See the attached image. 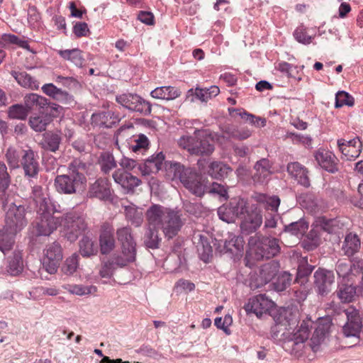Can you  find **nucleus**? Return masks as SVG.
<instances>
[{"label": "nucleus", "instance_id": "f257e3e1", "mask_svg": "<svg viewBox=\"0 0 363 363\" xmlns=\"http://www.w3.org/2000/svg\"><path fill=\"white\" fill-rule=\"evenodd\" d=\"M331 325L332 323L330 318H320L312 337L308 340L313 321L310 319L303 320L293 335L294 342L291 347V354L296 357H301L308 354L310 350L314 353L323 350L327 345V339Z\"/></svg>", "mask_w": 363, "mask_h": 363}, {"label": "nucleus", "instance_id": "f03ea898", "mask_svg": "<svg viewBox=\"0 0 363 363\" xmlns=\"http://www.w3.org/2000/svg\"><path fill=\"white\" fill-rule=\"evenodd\" d=\"M87 165L80 160H74L68 167L67 174L58 175L55 179L57 191L62 194H72L81 193L86 186Z\"/></svg>", "mask_w": 363, "mask_h": 363}, {"label": "nucleus", "instance_id": "7ed1b4c3", "mask_svg": "<svg viewBox=\"0 0 363 363\" xmlns=\"http://www.w3.org/2000/svg\"><path fill=\"white\" fill-rule=\"evenodd\" d=\"M279 240L275 238L255 234L248 240V250L245 255V264L252 267L256 261L270 259L280 252Z\"/></svg>", "mask_w": 363, "mask_h": 363}, {"label": "nucleus", "instance_id": "20e7f679", "mask_svg": "<svg viewBox=\"0 0 363 363\" xmlns=\"http://www.w3.org/2000/svg\"><path fill=\"white\" fill-rule=\"evenodd\" d=\"M178 144L191 155L198 156H208L215 150L213 138L204 130H196L192 135L181 137Z\"/></svg>", "mask_w": 363, "mask_h": 363}, {"label": "nucleus", "instance_id": "39448f33", "mask_svg": "<svg viewBox=\"0 0 363 363\" xmlns=\"http://www.w3.org/2000/svg\"><path fill=\"white\" fill-rule=\"evenodd\" d=\"M61 226L67 240L74 242L84 232L87 225L80 212L72 211L61 216Z\"/></svg>", "mask_w": 363, "mask_h": 363}, {"label": "nucleus", "instance_id": "423d86ee", "mask_svg": "<svg viewBox=\"0 0 363 363\" xmlns=\"http://www.w3.org/2000/svg\"><path fill=\"white\" fill-rule=\"evenodd\" d=\"M3 207L6 211V227L18 232L23 228L27 224L26 218V209L22 205L17 206L14 203H7V195L5 197L4 203L1 200Z\"/></svg>", "mask_w": 363, "mask_h": 363}, {"label": "nucleus", "instance_id": "0eeeda50", "mask_svg": "<svg viewBox=\"0 0 363 363\" xmlns=\"http://www.w3.org/2000/svg\"><path fill=\"white\" fill-rule=\"evenodd\" d=\"M62 257V250L58 242H54L48 245L44 250L43 269L50 274H55Z\"/></svg>", "mask_w": 363, "mask_h": 363}, {"label": "nucleus", "instance_id": "6e6552de", "mask_svg": "<svg viewBox=\"0 0 363 363\" xmlns=\"http://www.w3.org/2000/svg\"><path fill=\"white\" fill-rule=\"evenodd\" d=\"M116 101L123 107L143 115L151 113V105L137 94H123L116 97Z\"/></svg>", "mask_w": 363, "mask_h": 363}, {"label": "nucleus", "instance_id": "1a4fd4ad", "mask_svg": "<svg viewBox=\"0 0 363 363\" xmlns=\"http://www.w3.org/2000/svg\"><path fill=\"white\" fill-rule=\"evenodd\" d=\"M245 211V201L242 199H234L230 203L222 205L218 209L220 219L228 223H235Z\"/></svg>", "mask_w": 363, "mask_h": 363}, {"label": "nucleus", "instance_id": "9d476101", "mask_svg": "<svg viewBox=\"0 0 363 363\" xmlns=\"http://www.w3.org/2000/svg\"><path fill=\"white\" fill-rule=\"evenodd\" d=\"M347 322L342 327V333L346 337H359L363 325L359 311L354 307L350 306L345 310Z\"/></svg>", "mask_w": 363, "mask_h": 363}, {"label": "nucleus", "instance_id": "9b49d317", "mask_svg": "<svg viewBox=\"0 0 363 363\" xmlns=\"http://www.w3.org/2000/svg\"><path fill=\"white\" fill-rule=\"evenodd\" d=\"M39 217L35 224L38 235H50L58 226H61V217L51 214L50 209L38 212Z\"/></svg>", "mask_w": 363, "mask_h": 363}, {"label": "nucleus", "instance_id": "f8f14e48", "mask_svg": "<svg viewBox=\"0 0 363 363\" xmlns=\"http://www.w3.org/2000/svg\"><path fill=\"white\" fill-rule=\"evenodd\" d=\"M38 157L30 147L21 151L20 167H22L24 176L28 179L37 178L40 172Z\"/></svg>", "mask_w": 363, "mask_h": 363}, {"label": "nucleus", "instance_id": "ddd939ff", "mask_svg": "<svg viewBox=\"0 0 363 363\" xmlns=\"http://www.w3.org/2000/svg\"><path fill=\"white\" fill-rule=\"evenodd\" d=\"M184 223L180 211L170 208L160 229L166 237L172 238L177 235Z\"/></svg>", "mask_w": 363, "mask_h": 363}, {"label": "nucleus", "instance_id": "4468645a", "mask_svg": "<svg viewBox=\"0 0 363 363\" xmlns=\"http://www.w3.org/2000/svg\"><path fill=\"white\" fill-rule=\"evenodd\" d=\"M240 228L243 233L250 234L255 232L262 223V216L257 210H249L245 206L244 213L240 216Z\"/></svg>", "mask_w": 363, "mask_h": 363}, {"label": "nucleus", "instance_id": "2eb2a0df", "mask_svg": "<svg viewBox=\"0 0 363 363\" xmlns=\"http://www.w3.org/2000/svg\"><path fill=\"white\" fill-rule=\"evenodd\" d=\"M273 305L274 303L265 295L259 294L250 298L245 306V309L247 313H254L257 317H261L263 314L267 313L273 307Z\"/></svg>", "mask_w": 363, "mask_h": 363}, {"label": "nucleus", "instance_id": "dca6fc26", "mask_svg": "<svg viewBox=\"0 0 363 363\" xmlns=\"http://www.w3.org/2000/svg\"><path fill=\"white\" fill-rule=\"evenodd\" d=\"M186 175L183 177L182 184L193 194L202 196L207 191V182L192 170Z\"/></svg>", "mask_w": 363, "mask_h": 363}, {"label": "nucleus", "instance_id": "f3484780", "mask_svg": "<svg viewBox=\"0 0 363 363\" xmlns=\"http://www.w3.org/2000/svg\"><path fill=\"white\" fill-rule=\"evenodd\" d=\"M100 252L102 255L110 254L116 247L114 229L108 223L101 225L99 235Z\"/></svg>", "mask_w": 363, "mask_h": 363}, {"label": "nucleus", "instance_id": "a211bd4d", "mask_svg": "<svg viewBox=\"0 0 363 363\" xmlns=\"http://www.w3.org/2000/svg\"><path fill=\"white\" fill-rule=\"evenodd\" d=\"M116 184H118L127 193H133L135 189L141 184L140 179L122 169H116L112 174Z\"/></svg>", "mask_w": 363, "mask_h": 363}, {"label": "nucleus", "instance_id": "6ab92c4d", "mask_svg": "<svg viewBox=\"0 0 363 363\" xmlns=\"http://www.w3.org/2000/svg\"><path fill=\"white\" fill-rule=\"evenodd\" d=\"M314 283L318 294L324 295L331 290L335 276L331 271L319 269L314 273Z\"/></svg>", "mask_w": 363, "mask_h": 363}, {"label": "nucleus", "instance_id": "aec40b11", "mask_svg": "<svg viewBox=\"0 0 363 363\" xmlns=\"http://www.w3.org/2000/svg\"><path fill=\"white\" fill-rule=\"evenodd\" d=\"M169 209V208L159 204L152 205L145 213L148 225L154 228L160 229Z\"/></svg>", "mask_w": 363, "mask_h": 363}, {"label": "nucleus", "instance_id": "412c9836", "mask_svg": "<svg viewBox=\"0 0 363 363\" xmlns=\"http://www.w3.org/2000/svg\"><path fill=\"white\" fill-rule=\"evenodd\" d=\"M136 244L121 245V254L114 255L111 258V263L119 267H123L129 263L133 262L136 257Z\"/></svg>", "mask_w": 363, "mask_h": 363}, {"label": "nucleus", "instance_id": "4be33fe9", "mask_svg": "<svg viewBox=\"0 0 363 363\" xmlns=\"http://www.w3.org/2000/svg\"><path fill=\"white\" fill-rule=\"evenodd\" d=\"M254 169L255 172L252 176L255 183L263 184L269 180V177L272 174V163L267 159H262L257 161Z\"/></svg>", "mask_w": 363, "mask_h": 363}, {"label": "nucleus", "instance_id": "5701e85b", "mask_svg": "<svg viewBox=\"0 0 363 363\" xmlns=\"http://www.w3.org/2000/svg\"><path fill=\"white\" fill-rule=\"evenodd\" d=\"M318 164L326 171L334 173L338 170L336 157L330 151L320 149L315 153Z\"/></svg>", "mask_w": 363, "mask_h": 363}, {"label": "nucleus", "instance_id": "b1692460", "mask_svg": "<svg viewBox=\"0 0 363 363\" xmlns=\"http://www.w3.org/2000/svg\"><path fill=\"white\" fill-rule=\"evenodd\" d=\"M23 269V251L16 249L6 259V272L11 276H18Z\"/></svg>", "mask_w": 363, "mask_h": 363}, {"label": "nucleus", "instance_id": "393cba45", "mask_svg": "<svg viewBox=\"0 0 363 363\" xmlns=\"http://www.w3.org/2000/svg\"><path fill=\"white\" fill-rule=\"evenodd\" d=\"M288 173L294 178L299 184L308 187L310 186V179L308 169L297 162H290L287 165Z\"/></svg>", "mask_w": 363, "mask_h": 363}, {"label": "nucleus", "instance_id": "a878e982", "mask_svg": "<svg viewBox=\"0 0 363 363\" xmlns=\"http://www.w3.org/2000/svg\"><path fill=\"white\" fill-rule=\"evenodd\" d=\"M299 313L297 309L292 308H284L279 311L277 320L284 323L289 330L293 331L300 326L298 325Z\"/></svg>", "mask_w": 363, "mask_h": 363}, {"label": "nucleus", "instance_id": "bb28decb", "mask_svg": "<svg viewBox=\"0 0 363 363\" xmlns=\"http://www.w3.org/2000/svg\"><path fill=\"white\" fill-rule=\"evenodd\" d=\"M89 197L97 198L100 200H106L111 196V188L108 180L99 179L89 187L88 192Z\"/></svg>", "mask_w": 363, "mask_h": 363}, {"label": "nucleus", "instance_id": "cd10ccee", "mask_svg": "<svg viewBox=\"0 0 363 363\" xmlns=\"http://www.w3.org/2000/svg\"><path fill=\"white\" fill-rule=\"evenodd\" d=\"M289 328L277 320V323L271 329V336L276 341H284L287 342L289 347L291 350L293 344V335L296 333V329H294L293 331L288 330Z\"/></svg>", "mask_w": 363, "mask_h": 363}, {"label": "nucleus", "instance_id": "c85d7f7f", "mask_svg": "<svg viewBox=\"0 0 363 363\" xmlns=\"http://www.w3.org/2000/svg\"><path fill=\"white\" fill-rule=\"evenodd\" d=\"M164 160V155L162 152L152 155L145 160L143 166L140 167L141 174L145 176L157 172L162 169Z\"/></svg>", "mask_w": 363, "mask_h": 363}, {"label": "nucleus", "instance_id": "c756f323", "mask_svg": "<svg viewBox=\"0 0 363 363\" xmlns=\"http://www.w3.org/2000/svg\"><path fill=\"white\" fill-rule=\"evenodd\" d=\"M219 93L220 89L217 86H211L208 89H191L188 91L187 98L191 96L190 99L191 102H194L195 99H198L202 102H207L213 97L218 95Z\"/></svg>", "mask_w": 363, "mask_h": 363}, {"label": "nucleus", "instance_id": "7c9ffc66", "mask_svg": "<svg viewBox=\"0 0 363 363\" xmlns=\"http://www.w3.org/2000/svg\"><path fill=\"white\" fill-rule=\"evenodd\" d=\"M118 115L111 111L94 113L91 116V123L94 125L104 128H111L120 121Z\"/></svg>", "mask_w": 363, "mask_h": 363}, {"label": "nucleus", "instance_id": "2f4dec72", "mask_svg": "<svg viewBox=\"0 0 363 363\" xmlns=\"http://www.w3.org/2000/svg\"><path fill=\"white\" fill-rule=\"evenodd\" d=\"M16 233L6 226L0 230V251L4 255L13 249Z\"/></svg>", "mask_w": 363, "mask_h": 363}, {"label": "nucleus", "instance_id": "473e14b6", "mask_svg": "<svg viewBox=\"0 0 363 363\" xmlns=\"http://www.w3.org/2000/svg\"><path fill=\"white\" fill-rule=\"evenodd\" d=\"M181 91L174 86H164L157 87L152 90L150 95L152 98L163 100H173L179 97Z\"/></svg>", "mask_w": 363, "mask_h": 363}, {"label": "nucleus", "instance_id": "72a5a7b5", "mask_svg": "<svg viewBox=\"0 0 363 363\" xmlns=\"http://www.w3.org/2000/svg\"><path fill=\"white\" fill-rule=\"evenodd\" d=\"M232 169L220 161H213L208 167V174L213 179H220L228 176Z\"/></svg>", "mask_w": 363, "mask_h": 363}, {"label": "nucleus", "instance_id": "f704fd0d", "mask_svg": "<svg viewBox=\"0 0 363 363\" xmlns=\"http://www.w3.org/2000/svg\"><path fill=\"white\" fill-rule=\"evenodd\" d=\"M31 197L38 208V212L50 209V201L43 192V188L40 186H33Z\"/></svg>", "mask_w": 363, "mask_h": 363}, {"label": "nucleus", "instance_id": "c9c22d12", "mask_svg": "<svg viewBox=\"0 0 363 363\" xmlns=\"http://www.w3.org/2000/svg\"><path fill=\"white\" fill-rule=\"evenodd\" d=\"M164 165L169 176L172 177V179H179L181 182H182L183 177H186V174L191 170L184 168L180 163L175 162H166Z\"/></svg>", "mask_w": 363, "mask_h": 363}, {"label": "nucleus", "instance_id": "e433bc0d", "mask_svg": "<svg viewBox=\"0 0 363 363\" xmlns=\"http://www.w3.org/2000/svg\"><path fill=\"white\" fill-rule=\"evenodd\" d=\"M57 53L62 58L71 62L78 67H82L84 63V58L79 49L60 50H57Z\"/></svg>", "mask_w": 363, "mask_h": 363}, {"label": "nucleus", "instance_id": "4c0bfd02", "mask_svg": "<svg viewBox=\"0 0 363 363\" xmlns=\"http://www.w3.org/2000/svg\"><path fill=\"white\" fill-rule=\"evenodd\" d=\"M199 238V240L196 242V248L199 252V255L201 259L205 262H208L210 257L212 255V247L208 241L206 237L199 234L197 235H194V238L195 240Z\"/></svg>", "mask_w": 363, "mask_h": 363}, {"label": "nucleus", "instance_id": "58836bf2", "mask_svg": "<svg viewBox=\"0 0 363 363\" xmlns=\"http://www.w3.org/2000/svg\"><path fill=\"white\" fill-rule=\"evenodd\" d=\"M228 111L233 116H235V113L236 115H239L242 119L256 127H264L266 125L267 121L264 118L256 116L240 109L229 108Z\"/></svg>", "mask_w": 363, "mask_h": 363}, {"label": "nucleus", "instance_id": "ea45409f", "mask_svg": "<svg viewBox=\"0 0 363 363\" xmlns=\"http://www.w3.org/2000/svg\"><path fill=\"white\" fill-rule=\"evenodd\" d=\"M254 198L258 203L263 204L267 210H269L273 213L277 212L281 203L280 199L277 196L257 194Z\"/></svg>", "mask_w": 363, "mask_h": 363}, {"label": "nucleus", "instance_id": "a19ab883", "mask_svg": "<svg viewBox=\"0 0 363 363\" xmlns=\"http://www.w3.org/2000/svg\"><path fill=\"white\" fill-rule=\"evenodd\" d=\"M298 201L303 208L311 213H315L321 209V206L319 204L318 199L312 194H301L298 198Z\"/></svg>", "mask_w": 363, "mask_h": 363}, {"label": "nucleus", "instance_id": "79ce46f5", "mask_svg": "<svg viewBox=\"0 0 363 363\" xmlns=\"http://www.w3.org/2000/svg\"><path fill=\"white\" fill-rule=\"evenodd\" d=\"M360 248V240L356 234L349 233L346 235L342 250L345 255L350 257Z\"/></svg>", "mask_w": 363, "mask_h": 363}, {"label": "nucleus", "instance_id": "37998d69", "mask_svg": "<svg viewBox=\"0 0 363 363\" xmlns=\"http://www.w3.org/2000/svg\"><path fill=\"white\" fill-rule=\"evenodd\" d=\"M11 74L21 86L33 90L39 88L38 82L26 72L12 71Z\"/></svg>", "mask_w": 363, "mask_h": 363}, {"label": "nucleus", "instance_id": "c03bdc74", "mask_svg": "<svg viewBox=\"0 0 363 363\" xmlns=\"http://www.w3.org/2000/svg\"><path fill=\"white\" fill-rule=\"evenodd\" d=\"M48 104L46 98L36 94H28L24 96V104L29 112L34 108H44Z\"/></svg>", "mask_w": 363, "mask_h": 363}, {"label": "nucleus", "instance_id": "a18cd8bd", "mask_svg": "<svg viewBox=\"0 0 363 363\" xmlns=\"http://www.w3.org/2000/svg\"><path fill=\"white\" fill-rule=\"evenodd\" d=\"M279 264L275 261H271L263 264L259 269V278L264 284L269 282L277 274Z\"/></svg>", "mask_w": 363, "mask_h": 363}, {"label": "nucleus", "instance_id": "49530a36", "mask_svg": "<svg viewBox=\"0 0 363 363\" xmlns=\"http://www.w3.org/2000/svg\"><path fill=\"white\" fill-rule=\"evenodd\" d=\"M126 219L135 226H140L143 222V212L133 204L125 206Z\"/></svg>", "mask_w": 363, "mask_h": 363}, {"label": "nucleus", "instance_id": "de8ad7c7", "mask_svg": "<svg viewBox=\"0 0 363 363\" xmlns=\"http://www.w3.org/2000/svg\"><path fill=\"white\" fill-rule=\"evenodd\" d=\"M11 183V177L5 163L0 162V200L4 203L7 190Z\"/></svg>", "mask_w": 363, "mask_h": 363}, {"label": "nucleus", "instance_id": "09e8293b", "mask_svg": "<svg viewBox=\"0 0 363 363\" xmlns=\"http://www.w3.org/2000/svg\"><path fill=\"white\" fill-rule=\"evenodd\" d=\"M359 270H362V262H356L350 265L347 263L340 262L336 267L337 273L340 277H346L350 273L357 276Z\"/></svg>", "mask_w": 363, "mask_h": 363}, {"label": "nucleus", "instance_id": "8fccbe9b", "mask_svg": "<svg viewBox=\"0 0 363 363\" xmlns=\"http://www.w3.org/2000/svg\"><path fill=\"white\" fill-rule=\"evenodd\" d=\"M224 248L227 252L238 255L243 250L244 240L242 237L230 235L225 242Z\"/></svg>", "mask_w": 363, "mask_h": 363}, {"label": "nucleus", "instance_id": "3c124183", "mask_svg": "<svg viewBox=\"0 0 363 363\" xmlns=\"http://www.w3.org/2000/svg\"><path fill=\"white\" fill-rule=\"evenodd\" d=\"M79 252L84 257H89L97 253V248L91 238L88 236H84L79 243Z\"/></svg>", "mask_w": 363, "mask_h": 363}, {"label": "nucleus", "instance_id": "603ef678", "mask_svg": "<svg viewBox=\"0 0 363 363\" xmlns=\"http://www.w3.org/2000/svg\"><path fill=\"white\" fill-rule=\"evenodd\" d=\"M6 161L11 169H18L20 167L21 159V152L14 147H9L5 152Z\"/></svg>", "mask_w": 363, "mask_h": 363}, {"label": "nucleus", "instance_id": "864d4df0", "mask_svg": "<svg viewBox=\"0 0 363 363\" xmlns=\"http://www.w3.org/2000/svg\"><path fill=\"white\" fill-rule=\"evenodd\" d=\"M69 293L77 296L92 294L96 292L97 289L94 286H84L82 284L66 285L64 286Z\"/></svg>", "mask_w": 363, "mask_h": 363}, {"label": "nucleus", "instance_id": "5fc2aeb1", "mask_svg": "<svg viewBox=\"0 0 363 363\" xmlns=\"http://www.w3.org/2000/svg\"><path fill=\"white\" fill-rule=\"evenodd\" d=\"M158 229L150 227L146 230L144 236L145 245L152 249L157 248L160 242V238L158 235Z\"/></svg>", "mask_w": 363, "mask_h": 363}, {"label": "nucleus", "instance_id": "6e6d98bb", "mask_svg": "<svg viewBox=\"0 0 363 363\" xmlns=\"http://www.w3.org/2000/svg\"><path fill=\"white\" fill-rule=\"evenodd\" d=\"M337 145L342 155L348 160H354L359 157L362 151V145H359L357 147H353V149L347 148L344 143V139H339L337 140Z\"/></svg>", "mask_w": 363, "mask_h": 363}, {"label": "nucleus", "instance_id": "4d7b16f0", "mask_svg": "<svg viewBox=\"0 0 363 363\" xmlns=\"http://www.w3.org/2000/svg\"><path fill=\"white\" fill-rule=\"evenodd\" d=\"M224 134L229 138L241 140L250 138L252 135V131L247 128H228L226 129Z\"/></svg>", "mask_w": 363, "mask_h": 363}, {"label": "nucleus", "instance_id": "13d9d810", "mask_svg": "<svg viewBox=\"0 0 363 363\" xmlns=\"http://www.w3.org/2000/svg\"><path fill=\"white\" fill-rule=\"evenodd\" d=\"M308 229V224L302 220L290 223L285 226V232L297 237L303 235Z\"/></svg>", "mask_w": 363, "mask_h": 363}, {"label": "nucleus", "instance_id": "bf43d9fd", "mask_svg": "<svg viewBox=\"0 0 363 363\" xmlns=\"http://www.w3.org/2000/svg\"><path fill=\"white\" fill-rule=\"evenodd\" d=\"M79 256L73 254L66 259L62 267V272L67 275L73 274L79 267Z\"/></svg>", "mask_w": 363, "mask_h": 363}, {"label": "nucleus", "instance_id": "052dcab7", "mask_svg": "<svg viewBox=\"0 0 363 363\" xmlns=\"http://www.w3.org/2000/svg\"><path fill=\"white\" fill-rule=\"evenodd\" d=\"M29 113L28 109L24 105L14 104L9 107L8 111L9 116L11 118L24 120Z\"/></svg>", "mask_w": 363, "mask_h": 363}, {"label": "nucleus", "instance_id": "680f3d73", "mask_svg": "<svg viewBox=\"0 0 363 363\" xmlns=\"http://www.w3.org/2000/svg\"><path fill=\"white\" fill-rule=\"evenodd\" d=\"M116 235L121 245H129L135 244L131 235V229L128 227H122L117 230Z\"/></svg>", "mask_w": 363, "mask_h": 363}, {"label": "nucleus", "instance_id": "e2e57ef3", "mask_svg": "<svg viewBox=\"0 0 363 363\" xmlns=\"http://www.w3.org/2000/svg\"><path fill=\"white\" fill-rule=\"evenodd\" d=\"M61 140L60 134L58 133H47L45 138L46 148L52 152H56L59 149Z\"/></svg>", "mask_w": 363, "mask_h": 363}, {"label": "nucleus", "instance_id": "0e129e2a", "mask_svg": "<svg viewBox=\"0 0 363 363\" xmlns=\"http://www.w3.org/2000/svg\"><path fill=\"white\" fill-rule=\"evenodd\" d=\"M49 121V118L45 116H35L29 119V124L33 130L42 132L45 130Z\"/></svg>", "mask_w": 363, "mask_h": 363}, {"label": "nucleus", "instance_id": "69168bd1", "mask_svg": "<svg viewBox=\"0 0 363 363\" xmlns=\"http://www.w3.org/2000/svg\"><path fill=\"white\" fill-rule=\"evenodd\" d=\"M345 105L352 106L354 105V99L345 91H338L335 96V107L340 108Z\"/></svg>", "mask_w": 363, "mask_h": 363}, {"label": "nucleus", "instance_id": "338daca9", "mask_svg": "<svg viewBox=\"0 0 363 363\" xmlns=\"http://www.w3.org/2000/svg\"><path fill=\"white\" fill-rule=\"evenodd\" d=\"M356 293L355 289L351 285L340 288L337 296L342 302H350Z\"/></svg>", "mask_w": 363, "mask_h": 363}, {"label": "nucleus", "instance_id": "774afa93", "mask_svg": "<svg viewBox=\"0 0 363 363\" xmlns=\"http://www.w3.org/2000/svg\"><path fill=\"white\" fill-rule=\"evenodd\" d=\"M291 275L284 272L279 276L274 284V289L277 291H284L291 284Z\"/></svg>", "mask_w": 363, "mask_h": 363}]
</instances>
